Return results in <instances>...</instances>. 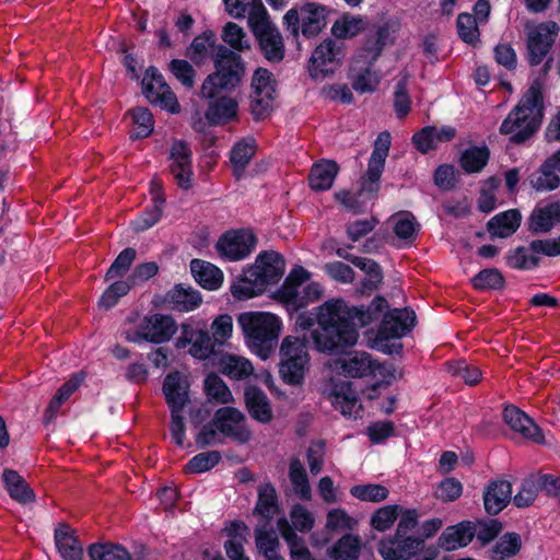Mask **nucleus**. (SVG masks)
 I'll return each instance as SVG.
<instances>
[{
  "instance_id": "obj_1",
  "label": "nucleus",
  "mask_w": 560,
  "mask_h": 560,
  "mask_svg": "<svg viewBox=\"0 0 560 560\" xmlns=\"http://www.w3.org/2000/svg\"><path fill=\"white\" fill-rule=\"evenodd\" d=\"M387 308L383 298L368 308L351 306L342 299H331L295 318L301 330H311L312 343L318 352L334 353L358 342L359 329L371 324Z\"/></svg>"
},
{
  "instance_id": "obj_2",
  "label": "nucleus",
  "mask_w": 560,
  "mask_h": 560,
  "mask_svg": "<svg viewBox=\"0 0 560 560\" xmlns=\"http://www.w3.org/2000/svg\"><path fill=\"white\" fill-rule=\"evenodd\" d=\"M245 68L240 55L225 46L218 48L215 71L201 85L202 97L209 100L206 118L212 125H223L237 117L238 101L223 92L235 89L244 77Z\"/></svg>"
},
{
  "instance_id": "obj_3",
  "label": "nucleus",
  "mask_w": 560,
  "mask_h": 560,
  "mask_svg": "<svg viewBox=\"0 0 560 560\" xmlns=\"http://www.w3.org/2000/svg\"><path fill=\"white\" fill-rule=\"evenodd\" d=\"M373 368L374 360L365 352H353L343 358L330 360L324 370L323 396L342 416L358 418L361 412L358 395L351 383L340 376L363 377L370 375Z\"/></svg>"
},
{
  "instance_id": "obj_4",
  "label": "nucleus",
  "mask_w": 560,
  "mask_h": 560,
  "mask_svg": "<svg viewBox=\"0 0 560 560\" xmlns=\"http://www.w3.org/2000/svg\"><path fill=\"white\" fill-rule=\"evenodd\" d=\"M162 392L171 412L170 431L175 444L182 446L186 436L185 415L194 423L203 421L209 412L192 401L189 376L183 372H172L163 381Z\"/></svg>"
},
{
  "instance_id": "obj_5",
  "label": "nucleus",
  "mask_w": 560,
  "mask_h": 560,
  "mask_svg": "<svg viewBox=\"0 0 560 560\" xmlns=\"http://www.w3.org/2000/svg\"><path fill=\"white\" fill-rule=\"evenodd\" d=\"M244 343L261 360H268L276 351L284 330L283 319L268 311H246L237 316Z\"/></svg>"
},
{
  "instance_id": "obj_6",
  "label": "nucleus",
  "mask_w": 560,
  "mask_h": 560,
  "mask_svg": "<svg viewBox=\"0 0 560 560\" xmlns=\"http://www.w3.org/2000/svg\"><path fill=\"white\" fill-rule=\"evenodd\" d=\"M551 59L542 67L541 78L533 80L524 97L503 120L500 131L509 135L514 142H521L530 137L539 127L542 118V86Z\"/></svg>"
},
{
  "instance_id": "obj_7",
  "label": "nucleus",
  "mask_w": 560,
  "mask_h": 560,
  "mask_svg": "<svg viewBox=\"0 0 560 560\" xmlns=\"http://www.w3.org/2000/svg\"><path fill=\"white\" fill-rule=\"evenodd\" d=\"M311 273L303 267H294L283 284L277 290L275 298L285 305L289 312H298L314 304L324 295L320 283L310 281Z\"/></svg>"
},
{
  "instance_id": "obj_8",
  "label": "nucleus",
  "mask_w": 560,
  "mask_h": 560,
  "mask_svg": "<svg viewBox=\"0 0 560 560\" xmlns=\"http://www.w3.org/2000/svg\"><path fill=\"white\" fill-rule=\"evenodd\" d=\"M389 148L390 135L387 131L381 132L374 142V149L364 177L363 190L358 196L348 191L336 194V199L347 209L354 212L362 211L365 199L370 198L377 190V182L383 173Z\"/></svg>"
},
{
  "instance_id": "obj_9",
  "label": "nucleus",
  "mask_w": 560,
  "mask_h": 560,
  "mask_svg": "<svg viewBox=\"0 0 560 560\" xmlns=\"http://www.w3.org/2000/svg\"><path fill=\"white\" fill-rule=\"evenodd\" d=\"M279 357L281 380L291 386H302L311 362L306 343L299 337L287 336L281 341Z\"/></svg>"
},
{
  "instance_id": "obj_10",
  "label": "nucleus",
  "mask_w": 560,
  "mask_h": 560,
  "mask_svg": "<svg viewBox=\"0 0 560 560\" xmlns=\"http://www.w3.org/2000/svg\"><path fill=\"white\" fill-rule=\"evenodd\" d=\"M416 315L410 310H394L385 315L375 338L372 340V347L381 352L392 354L398 353L401 343L398 341L413 327Z\"/></svg>"
},
{
  "instance_id": "obj_11",
  "label": "nucleus",
  "mask_w": 560,
  "mask_h": 560,
  "mask_svg": "<svg viewBox=\"0 0 560 560\" xmlns=\"http://www.w3.org/2000/svg\"><path fill=\"white\" fill-rule=\"evenodd\" d=\"M346 57L345 47L332 38H325L313 49L306 66L310 78L315 82L331 79L340 70Z\"/></svg>"
},
{
  "instance_id": "obj_12",
  "label": "nucleus",
  "mask_w": 560,
  "mask_h": 560,
  "mask_svg": "<svg viewBox=\"0 0 560 560\" xmlns=\"http://www.w3.org/2000/svg\"><path fill=\"white\" fill-rule=\"evenodd\" d=\"M329 9L317 2H306L290 9L283 16L284 24L294 36L305 37L319 34L327 24Z\"/></svg>"
},
{
  "instance_id": "obj_13",
  "label": "nucleus",
  "mask_w": 560,
  "mask_h": 560,
  "mask_svg": "<svg viewBox=\"0 0 560 560\" xmlns=\"http://www.w3.org/2000/svg\"><path fill=\"white\" fill-rule=\"evenodd\" d=\"M178 349H187L197 360H208L215 353L217 345L206 326L200 322H187L180 326V336L176 340Z\"/></svg>"
},
{
  "instance_id": "obj_14",
  "label": "nucleus",
  "mask_w": 560,
  "mask_h": 560,
  "mask_svg": "<svg viewBox=\"0 0 560 560\" xmlns=\"http://www.w3.org/2000/svg\"><path fill=\"white\" fill-rule=\"evenodd\" d=\"M559 31V25L553 21L526 26V50L527 60L530 66H537L542 62L551 50Z\"/></svg>"
},
{
  "instance_id": "obj_15",
  "label": "nucleus",
  "mask_w": 560,
  "mask_h": 560,
  "mask_svg": "<svg viewBox=\"0 0 560 560\" xmlns=\"http://www.w3.org/2000/svg\"><path fill=\"white\" fill-rule=\"evenodd\" d=\"M250 89L252 113L257 119L262 118L273 107L276 96L273 74L265 68H258L253 74Z\"/></svg>"
},
{
  "instance_id": "obj_16",
  "label": "nucleus",
  "mask_w": 560,
  "mask_h": 560,
  "mask_svg": "<svg viewBox=\"0 0 560 560\" xmlns=\"http://www.w3.org/2000/svg\"><path fill=\"white\" fill-rule=\"evenodd\" d=\"M142 85L145 97L152 104H155L172 114L179 113L180 106L175 93L166 84L156 68L150 67L145 71Z\"/></svg>"
},
{
  "instance_id": "obj_17",
  "label": "nucleus",
  "mask_w": 560,
  "mask_h": 560,
  "mask_svg": "<svg viewBox=\"0 0 560 560\" xmlns=\"http://www.w3.org/2000/svg\"><path fill=\"white\" fill-rule=\"evenodd\" d=\"M213 425L223 436L231 438L238 443H247L253 438L245 415L234 407L218 409L213 417Z\"/></svg>"
},
{
  "instance_id": "obj_18",
  "label": "nucleus",
  "mask_w": 560,
  "mask_h": 560,
  "mask_svg": "<svg viewBox=\"0 0 560 560\" xmlns=\"http://www.w3.org/2000/svg\"><path fill=\"white\" fill-rule=\"evenodd\" d=\"M256 246V238L249 230H233L224 233L215 243L219 256L230 261L242 260Z\"/></svg>"
},
{
  "instance_id": "obj_19",
  "label": "nucleus",
  "mask_w": 560,
  "mask_h": 560,
  "mask_svg": "<svg viewBox=\"0 0 560 560\" xmlns=\"http://www.w3.org/2000/svg\"><path fill=\"white\" fill-rule=\"evenodd\" d=\"M421 546L418 537H399L397 534L382 537L377 552L383 560H411Z\"/></svg>"
},
{
  "instance_id": "obj_20",
  "label": "nucleus",
  "mask_w": 560,
  "mask_h": 560,
  "mask_svg": "<svg viewBox=\"0 0 560 560\" xmlns=\"http://www.w3.org/2000/svg\"><path fill=\"white\" fill-rule=\"evenodd\" d=\"M259 42L265 57L270 61H280L284 56V45L278 28L266 16L250 28Z\"/></svg>"
},
{
  "instance_id": "obj_21",
  "label": "nucleus",
  "mask_w": 560,
  "mask_h": 560,
  "mask_svg": "<svg viewBox=\"0 0 560 560\" xmlns=\"http://www.w3.org/2000/svg\"><path fill=\"white\" fill-rule=\"evenodd\" d=\"M170 168L183 189H188L192 184V159L190 148L183 141H175L170 152Z\"/></svg>"
},
{
  "instance_id": "obj_22",
  "label": "nucleus",
  "mask_w": 560,
  "mask_h": 560,
  "mask_svg": "<svg viewBox=\"0 0 560 560\" xmlns=\"http://www.w3.org/2000/svg\"><path fill=\"white\" fill-rule=\"evenodd\" d=\"M248 267L259 277L266 288L279 282L285 271L284 259L273 250L260 253L255 262Z\"/></svg>"
},
{
  "instance_id": "obj_23",
  "label": "nucleus",
  "mask_w": 560,
  "mask_h": 560,
  "mask_svg": "<svg viewBox=\"0 0 560 560\" xmlns=\"http://www.w3.org/2000/svg\"><path fill=\"white\" fill-rule=\"evenodd\" d=\"M503 420L512 431L522 438L535 443H544V435L539 427L515 406H509L504 409Z\"/></svg>"
},
{
  "instance_id": "obj_24",
  "label": "nucleus",
  "mask_w": 560,
  "mask_h": 560,
  "mask_svg": "<svg viewBox=\"0 0 560 560\" xmlns=\"http://www.w3.org/2000/svg\"><path fill=\"white\" fill-rule=\"evenodd\" d=\"M476 534V527L469 521L447 526L438 539V546L445 551H455L470 544Z\"/></svg>"
},
{
  "instance_id": "obj_25",
  "label": "nucleus",
  "mask_w": 560,
  "mask_h": 560,
  "mask_svg": "<svg viewBox=\"0 0 560 560\" xmlns=\"http://www.w3.org/2000/svg\"><path fill=\"white\" fill-rule=\"evenodd\" d=\"M223 3L230 16L234 19L247 18L250 28L268 16L261 0H224Z\"/></svg>"
},
{
  "instance_id": "obj_26",
  "label": "nucleus",
  "mask_w": 560,
  "mask_h": 560,
  "mask_svg": "<svg viewBox=\"0 0 560 560\" xmlns=\"http://www.w3.org/2000/svg\"><path fill=\"white\" fill-rule=\"evenodd\" d=\"M267 290L254 271L247 267L231 283L230 292L237 301H246L261 295Z\"/></svg>"
},
{
  "instance_id": "obj_27",
  "label": "nucleus",
  "mask_w": 560,
  "mask_h": 560,
  "mask_svg": "<svg viewBox=\"0 0 560 560\" xmlns=\"http://www.w3.org/2000/svg\"><path fill=\"white\" fill-rule=\"evenodd\" d=\"M245 405L249 416L259 423L268 424L273 419V410L267 395L256 386L245 389Z\"/></svg>"
},
{
  "instance_id": "obj_28",
  "label": "nucleus",
  "mask_w": 560,
  "mask_h": 560,
  "mask_svg": "<svg viewBox=\"0 0 560 560\" xmlns=\"http://www.w3.org/2000/svg\"><path fill=\"white\" fill-rule=\"evenodd\" d=\"M559 172L560 150L550 156L538 172L530 175L529 183L538 191L553 190L560 184Z\"/></svg>"
},
{
  "instance_id": "obj_29",
  "label": "nucleus",
  "mask_w": 560,
  "mask_h": 560,
  "mask_svg": "<svg viewBox=\"0 0 560 560\" xmlns=\"http://www.w3.org/2000/svg\"><path fill=\"white\" fill-rule=\"evenodd\" d=\"M512 499V486L505 480L490 482L483 492L485 509L489 514L501 512Z\"/></svg>"
},
{
  "instance_id": "obj_30",
  "label": "nucleus",
  "mask_w": 560,
  "mask_h": 560,
  "mask_svg": "<svg viewBox=\"0 0 560 560\" xmlns=\"http://www.w3.org/2000/svg\"><path fill=\"white\" fill-rule=\"evenodd\" d=\"M56 547L63 560H82L83 547L75 533L66 524H60L55 529Z\"/></svg>"
},
{
  "instance_id": "obj_31",
  "label": "nucleus",
  "mask_w": 560,
  "mask_h": 560,
  "mask_svg": "<svg viewBox=\"0 0 560 560\" xmlns=\"http://www.w3.org/2000/svg\"><path fill=\"white\" fill-rule=\"evenodd\" d=\"M147 319L151 343L160 345L170 341L178 329L175 319L170 315L154 313L147 315Z\"/></svg>"
},
{
  "instance_id": "obj_32",
  "label": "nucleus",
  "mask_w": 560,
  "mask_h": 560,
  "mask_svg": "<svg viewBox=\"0 0 560 560\" xmlns=\"http://www.w3.org/2000/svg\"><path fill=\"white\" fill-rule=\"evenodd\" d=\"M219 370L231 380H245L254 373V365L249 359L235 353H223L219 359Z\"/></svg>"
},
{
  "instance_id": "obj_33",
  "label": "nucleus",
  "mask_w": 560,
  "mask_h": 560,
  "mask_svg": "<svg viewBox=\"0 0 560 560\" xmlns=\"http://www.w3.org/2000/svg\"><path fill=\"white\" fill-rule=\"evenodd\" d=\"M190 271L195 280L207 290H218L223 283V272L211 262L192 259L190 261Z\"/></svg>"
},
{
  "instance_id": "obj_34",
  "label": "nucleus",
  "mask_w": 560,
  "mask_h": 560,
  "mask_svg": "<svg viewBox=\"0 0 560 560\" xmlns=\"http://www.w3.org/2000/svg\"><path fill=\"white\" fill-rule=\"evenodd\" d=\"M454 137L455 130L452 127H425L412 137V141L419 151L425 153L438 144L452 140Z\"/></svg>"
},
{
  "instance_id": "obj_35",
  "label": "nucleus",
  "mask_w": 560,
  "mask_h": 560,
  "mask_svg": "<svg viewBox=\"0 0 560 560\" xmlns=\"http://www.w3.org/2000/svg\"><path fill=\"white\" fill-rule=\"evenodd\" d=\"M228 540L224 544L225 552L231 560H249L244 556L243 545L249 535L248 526L243 522H232L225 527Z\"/></svg>"
},
{
  "instance_id": "obj_36",
  "label": "nucleus",
  "mask_w": 560,
  "mask_h": 560,
  "mask_svg": "<svg viewBox=\"0 0 560 560\" xmlns=\"http://www.w3.org/2000/svg\"><path fill=\"white\" fill-rule=\"evenodd\" d=\"M557 223H560L559 202L538 205L529 219V228L534 232H548Z\"/></svg>"
},
{
  "instance_id": "obj_37",
  "label": "nucleus",
  "mask_w": 560,
  "mask_h": 560,
  "mask_svg": "<svg viewBox=\"0 0 560 560\" xmlns=\"http://www.w3.org/2000/svg\"><path fill=\"white\" fill-rule=\"evenodd\" d=\"M366 27L363 18L353 14L340 15L331 25V35L337 39H351L361 34Z\"/></svg>"
},
{
  "instance_id": "obj_38",
  "label": "nucleus",
  "mask_w": 560,
  "mask_h": 560,
  "mask_svg": "<svg viewBox=\"0 0 560 560\" xmlns=\"http://www.w3.org/2000/svg\"><path fill=\"white\" fill-rule=\"evenodd\" d=\"M338 173V166L332 161H320L313 165L308 182L313 190H327L332 186Z\"/></svg>"
},
{
  "instance_id": "obj_39",
  "label": "nucleus",
  "mask_w": 560,
  "mask_h": 560,
  "mask_svg": "<svg viewBox=\"0 0 560 560\" xmlns=\"http://www.w3.org/2000/svg\"><path fill=\"white\" fill-rule=\"evenodd\" d=\"M388 223L397 241L401 244L411 243L418 231V224L415 217L409 212H398L393 214Z\"/></svg>"
},
{
  "instance_id": "obj_40",
  "label": "nucleus",
  "mask_w": 560,
  "mask_h": 560,
  "mask_svg": "<svg viewBox=\"0 0 560 560\" xmlns=\"http://www.w3.org/2000/svg\"><path fill=\"white\" fill-rule=\"evenodd\" d=\"M521 219V213L516 209L501 212L488 222L489 232L493 236L508 237L517 230Z\"/></svg>"
},
{
  "instance_id": "obj_41",
  "label": "nucleus",
  "mask_w": 560,
  "mask_h": 560,
  "mask_svg": "<svg viewBox=\"0 0 560 560\" xmlns=\"http://www.w3.org/2000/svg\"><path fill=\"white\" fill-rule=\"evenodd\" d=\"M121 335L129 342H149L147 315L142 316L137 312L129 314L124 322Z\"/></svg>"
},
{
  "instance_id": "obj_42",
  "label": "nucleus",
  "mask_w": 560,
  "mask_h": 560,
  "mask_svg": "<svg viewBox=\"0 0 560 560\" xmlns=\"http://www.w3.org/2000/svg\"><path fill=\"white\" fill-rule=\"evenodd\" d=\"M167 298L173 308L179 312L194 311L199 307L202 302V298L198 291L182 284L173 288L168 292Z\"/></svg>"
},
{
  "instance_id": "obj_43",
  "label": "nucleus",
  "mask_w": 560,
  "mask_h": 560,
  "mask_svg": "<svg viewBox=\"0 0 560 560\" xmlns=\"http://www.w3.org/2000/svg\"><path fill=\"white\" fill-rule=\"evenodd\" d=\"M215 34L212 31H206L194 38L186 54L196 65H201L209 58L212 49H214V57L217 56L218 48L222 45L215 46Z\"/></svg>"
},
{
  "instance_id": "obj_44",
  "label": "nucleus",
  "mask_w": 560,
  "mask_h": 560,
  "mask_svg": "<svg viewBox=\"0 0 560 560\" xmlns=\"http://www.w3.org/2000/svg\"><path fill=\"white\" fill-rule=\"evenodd\" d=\"M361 549L360 536L346 534L328 549V555L336 560H358Z\"/></svg>"
},
{
  "instance_id": "obj_45",
  "label": "nucleus",
  "mask_w": 560,
  "mask_h": 560,
  "mask_svg": "<svg viewBox=\"0 0 560 560\" xmlns=\"http://www.w3.org/2000/svg\"><path fill=\"white\" fill-rule=\"evenodd\" d=\"M255 152L256 141L252 138L243 139L234 144L231 150L230 160L236 178L243 175Z\"/></svg>"
},
{
  "instance_id": "obj_46",
  "label": "nucleus",
  "mask_w": 560,
  "mask_h": 560,
  "mask_svg": "<svg viewBox=\"0 0 560 560\" xmlns=\"http://www.w3.org/2000/svg\"><path fill=\"white\" fill-rule=\"evenodd\" d=\"M277 527L283 539L290 546L292 560H314L310 550L303 545L285 517H280L278 520Z\"/></svg>"
},
{
  "instance_id": "obj_47",
  "label": "nucleus",
  "mask_w": 560,
  "mask_h": 560,
  "mask_svg": "<svg viewBox=\"0 0 560 560\" xmlns=\"http://www.w3.org/2000/svg\"><path fill=\"white\" fill-rule=\"evenodd\" d=\"M2 480L9 495L20 502L27 503L34 499V493L25 480L14 470H4Z\"/></svg>"
},
{
  "instance_id": "obj_48",
  "label": "nucleus",
  "mask_w": 560,
  "mask_h": 560,
  "mask_svg": "<svg viewBox=\"0 0 560 560\" xmlns=\"http://www.w3.org/2000/svg\"><path fill=\"white\" fill-rule=\"evenodd\" d=\"M399 512H401V505L398 504L378 508L370 517V526L378 533H385L394 526L398 520Z\"/></svg>"
},
{
  "instance_id": "obj_49",
  "label": "nucleus",
  "mask_w": 560,
  "mask_h": 560,
  "mask_svg": "<svg viewBox=\"0 0 560 560\" xmlns=\"http://www.w3.org/2000/svg\"><path fill=\"white\" fill-rule=\"evenodd\" d=\"M385 36L378 32L373 38L369 39L364 47L355 54L352 59V69L359 68V65L371 66L381 55L384 48Z\"/></svg>"
},
{
  "instance_id": "obj_50",
  "label": "nucleus",
  "mask_w": 560,
  "mask_h": 560,
  "mask_svg": "<svg viewBox=\"0 0 560 560\" xmlns=\"http://www.w3.org/2000/svg\"><path fill=\"white\" fill-rule=\"evenodd\" d=\"M337 255L350 260L354 266L366 273V279L363 282L364 289H374L382 281V273L375 261L363 257L347 256L342 249H338Z\"/></svg>"
},
{
  "instance_id": "obj_51",
  "label": "nucleus",
  "mask_w": 560,
  "mask_h": 560,
  "mask_svg": "<svg viewBox=\"0 0 560 560\" xmlns=\"http://www.w3.org/2000/svg\"><path fill=\"white\" fill-rule=\"evenodd\" d=\"M279 512L276 489L269 485H261L258 490V501L255 513L266 520L272 518Z\"/></svg>"
},
{
  "instance_id": "obj_52",
  "label": "nucleus",
  "mask_w": 560,
  "mask_h": 560,
  "mask_svg": "<svg viewBox=\"0 0 560 560\" xmlns=\"http://www.w3.org/2000/svg\"><path fill=\"white\" fill-rule=\"evenodd\" d=\"M289 478L292 483L294 492L303 500L312 499V490L308 478L302 462L293 458L290 462Z\"/></svg>"
},
{
  "instance_id": "obj_53",
  "label": "nucleus",
  "mask_w": 560,
  "mask_h": 560,
  "mask_svg": "<svg viewBox=\"0 0 560 560\" xmlns=\"http://www.w3.org/2000/svg\"><path fill=\"white\" fill-rule=\"evenodd\" d=\"M234 332V323L230 314H220L215 316L210 325L209 335L217 345L223 347L229 343Z\"/></svg>"
},
{
  "instance_id": "obj_54",
  "label": "nucleus",
  "mask_w": 560,
  "mask_h": 560,
  "mask_svg": "<svg viewBox=\"0 0 560 560\" xmlns=\"http://www.w3.org/2000/svg\"><path fill=\"white\" fill-rule=\"evenodd\" d=\"M521 546V537L515 533H508L493 545L489 551V557L491 560H505L515 556Z\"/></svg>"
},
{
  "instance_id": "obj_55",
  "label": "nucleus",
  "mask_w": 560,
  "mask_h": 560,
  "mask_svg": "<svg viewBox=\"0 0 560 560\" xmlns=\"http://www.w3.org/2000/svg\"><path fill=\"white\" fill-rule=\"evenodd\" d=\"M82 380L83 377L81 375H74L59 388L46 409V422L51 421L56 417L59 407L78 389Z\"/></svg>"
},
{
  "instance_id": "obj_56",
  "label": "nucleus",
  "mask_w": 560,
  "mask_h": 560,
  "mask_svg": "<svg viewBox=\"0 0 560 560\" xmlns=\"http://www.w3.org/2000/svg\"><path fill=\"white\" fill-rule=\"evenodd\" d=\"M363 66L359 65V68L352 69V86L360 93L373 92L380 83L381 75L372 70L371 66Z\"/></svg>"
},
{
  "instance_id": "obj_57",
  "label": "nucleus",
  "mask_w": 560,
  "mask_h": 560,
  "mask_svg": "<svg viewBox=\"0 0 560 560\" xmlns=\"http://www.w3.org/2000/svg\"><path fill=\"white\" fill-rule=\"evenodd\" d=\"M133 129L131 131L132 139L149 137L154 129V120L151 112L144 107H138L130 112Z\"/></svg>"
},
{
  "instance_id": "obj_58",
  "label": "nucleus",
  "mask_w": 560,
  "mask_h": 560,
  "mask_svg": "<svg viewBox=\"0 0 560 560\" xmlns=\"http://www.w3.org/2000/svg\"><path fill=\"white\" fill-rule=\"evenodd\" d=\"M91 560H131L129 551L120 545L94 544L89 548Z\"/></svg>"
},
{
  "instance_id": "obj_59",
  "label": "nucleus",
  "mask_w": 560,
  "mask_h": 560,
  "mask_svg": "<svg viewBox=\"0 0 560 560\" xmlns=\"http://www.w3.org/2000/svg\"><path fill=\"white\" fill-rule=\"evenodd\" d=\"M325 526L329 532L353 530L358 526V521L345 509L335 508L327 512Z\"/></svg>"
},
{
  "instance_id": "obj_60",
  "label": "nucleus",
  "mask_w": 560,
  "mask_h": 560,
  "mask_svg": "<svg viewBox=\"0 0 560 560\" xmlns=\"http://www.w3.org/2000/svg\"><path fill=\"white\" fill-rule=\"evenodd\" d=\"M350 494L360 501L378 503L388 498L389 491L382 485L365 483L351 487Z\"/></svg>"
},
{
  "instance_id": "obj_61",
  "label": "nucleus",
  "mask_w": 560,
  "mask_h": 560,
  "mask_svg": "<svg viewBox=\"0 0 560 560\" xmlns=\"http://www.w3.org/2000/svg\"><path fill=\"white\" fill-rule=\"evenodd\" d=\"M489 160L486 147H472L463 152L460 165L467 173L480 172Z\"/></svg>"
},
{
  "instance_id": "obj_62",
  "label": "nucleus",
  "mask_w": 560,
  "mask_h": 560,
  "mask_svg": "<svg viewBox=\"0 0 560 560\" xmlns=\"http://www.w3.org/2000/svg\"><path fill=\"white\" fill-rule=\"evenodd\" d=\"M207 396L218 404L228 405L233 402V395L228 385L217 375H208L205 381Z\"/></svg>"
},
{
  "instance_id": "obj_63",
  "label": "nucleus",
  "mask_w": 560,
  "mask_h": 560,
  "mask_svg": "<svg viewBox=\"0 0 560 560\" xmlns=\"http://www.w3.org/2000/svg\"><path fill=\"white\" fill-rule=\"evenodd\" d=\"M221 454L218 451H209L195 455L184 467L186 474H202L219 464Z\"/></svg>"
},
{
  "instance_id": "obj_64",
  "label": "nucleus",
  "mask_w": 560,
  "mask_h": 560,
  "mask_svg": "<svg viewBox=\"0 0 560 560\" xmlns=\"http://www.w3.org/2000/svg\"><path fill=\"white\" fill-rule=\"evenodd\" d=\"M256 547L269 560L271 557H279V539L275 532L267 530L265 526H259L255 530Z\"/></svg>"
}]
</instances>
